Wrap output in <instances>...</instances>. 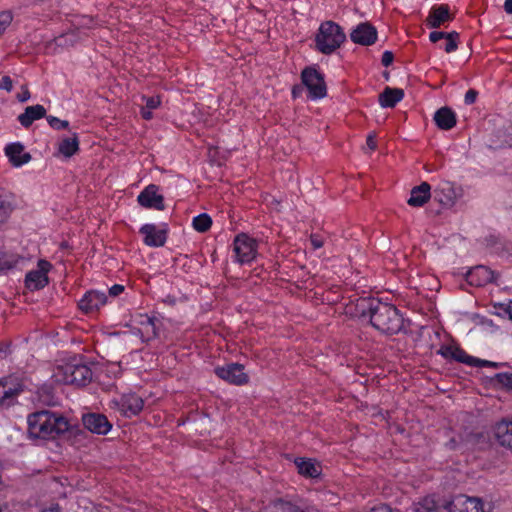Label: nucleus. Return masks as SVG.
<instances>
[{
    "label": "nucleus",
    "mask_w": 512,
    "mask_h": 512,
    "mask_svg": "<svg viewBox=\"0 0 512 512\" xmlns=\"http://www.w3.org/2000/svg\"><path fill=\"white\" fill-rule=\"evenodd\" d=\"M143 406V399L134 393L123 394L119 399L110 401V408L118 410L125 417L138 415Z\"/></svg>",
    "instance_id": "39448f33"
},
{
    "label": "nucleus",
    "mask_w": 512,
    "mask_h": 512,
    "mask_svg": "<svg viewBox=\"0 0 512 512\" xmlns=\"http://www.w3.org/2000/svg\"><path fill=\"white\" fill-rule=\"evenodd\" d=\"M310 242L314 249H319L323 246V241L318 235H311Z\"/></svg>",
    "instance_id": "09e8293b"
},
{
    "label": "nucleus",
    "mask_w": 512,
    "mask_h": 512,
    "mask_svg": "<svg viewBox=\"0 0 512 512\" xmlns=\"http://www.w3.org/2000/svg\"><path fill=\"white\" fill-rule=\"evenodd\" d=\"M496 378L503 386L512 388V374L500 373L496 375Z\"/></svg>",
    "instance_id": "ea45409f"
},
{
    "label": "nucleus",
    "mask_w": 512,
    "mask_h": 512,
    "mask_svg": "<svg viewBox=\"0 0 512 512\" xmlns=\"http://www.w3.org/2000/svg\"><path fill=\"white\" fill-rule=\"evenodd\" d=\"M143 100H145V106L148 109H156L160 106L161 100L159 96L155 97H143Z\"/></svg>",
    "instance_id": "58836bf2"
},
{
    "label": "nucleus",
    "mask_w": 512,
    "mask_h": 512,
    "mask_svg": "<svg viewBox=\"0 0 512 512\" xmlns=\"http://www.w3.org/2000/svg\"><path fill=\"white\" fill-rule=\"evenodd\" d=\"M403 97L402 89L386 87L379 95V103L382 107L393 108Z\"/></svg>",
    "instance_id": "bb28decb"
},
{
    "label": "nucleus",
    "mask_w": 512,
    "mask_h": 512,
    "mask_svg": "<svg viewBox=\"0 0 512 512\" xmlns=\"http://www.w3.org/2000/svg\"><path fill=\"white\" fill-rule=\"evenodd\" d=\"M496 279L494 271L484 265H478L466 273L467 282L476 287H482Z\"/></svg>",
    "instance_id": "4468645a"
},
{
    "label": "nucleus",
    "mask_w": 512,
    "mask_h": 512,
    "mask_svg": "<svg viewBox=\"0 0 512 512\" xmlns=\"http://www.w3.org/2000/svg\"><path fill=\"white\" fill-rule=\"evenodd\" d=\"M7 503L0 501V512H7Z\"/></svg>",
    "instance_id": "13d9d810"
},
{
    "label": "nucleus",
    "mask_w": 512,
    "mask_h": 512,
    "mask_svg": "<svg viewBox=\"0 0 512 512\" xmlns=\"http://www.w3.org/2000/svg\"><path fill=\"white\" fill-rule=\"evenodd\" d=\"M477 95H478V92L476 90L469 89L465 94V98H464L465 103L467 105L473 104L476 101Z\"/></svg>",
    "instance_id": "37998d69"
},
{
    "label": "nucleus",
    "mask_w": 512,
    "mask_h": 512,
    "mask_svg": "<svg viewBox=\"0 0 512 512\" xmlns=\"http://www.w3.org/2000/svg\"><path fill=\"white\" fill-rule=\"evenodd\" d=\"M431 187L427 182L421 183L419 186L414 187L411 190L408 204L413 207H422L431 196Z\"/></svg>",
    "instance_id": "aec40b11"
},
{
    "label": "nucleus",
    "mask_w": 512,
    "mask_h": 512,
    "mask_svg": "<svg viewBox=\"0 0 512 512\" xmlns=\"http://www.w3.org/2000/svg\"><path fill=\"white\" fill-rule=\"evenodd\" d=\"M163 302L170 306H174L177 302V299L173 296L168 295L163 299Z\"/></svg>",
    "instance_id": "5fc2aeb1"
},
{
    "label": "nucleus",
    "mask_w": 512,
    "mask_h": 512,
    "mask_svg": "<svg viewBox=\"0 0 512 512\" xmlns=\"http://www.w3.org/2000/svg\"><path fill=\"white\" fill-rule=\"evenodd\" d=\"M264 512H319L318 509L312 506H308L304 509H301L291 502L284 500H277L270 503L265 507Z\"/></svg>",
    "instance_id": "b1692460"
},
{
    "label": "nucleus",
    "mask_w": 512,
    "mask_h": 512,
    "mask_svg": "<svg viewBox=\"0 0 512 512\" xmlns=\"http://www.w3.org/2000/svg\"><path fill=\"white\" fill-rule=\"evenodd\" d=\"M92 379L91 369L80 360L74 358L73 382L72 385L81 387L90 383Z\"/></svg>",
    "instance_id": "412c9836"
},
{
    "label": "nucleus",
    "mask_w": 512,
    "mask_h": 512,
    "mask_svg": "<svg viewBox=\"0 0 512 512\" xmlns=\"http://www.w3.org/2000/svg\"><path fill=\"white\" fill-rule=\"evenodd\" d=\"M15 206V196L0 188V225L8 220Z\"/></svg>",
    "instance_id": "5701e85b"
},
{
    "label": "nucleus",
    "mask_w": 512,
    "mask_h": 512,
    "mask_svg": "<svg viewBox=\"0 0 512 512\" xmlns=\"http://www.w3.org/2000/svg\"><path fill=\"white\" fill-rule=\"evenodd\" d=\"M140 233L144 236V243L151 247H161L167 239V230L165 228H157L154 224L143 225Z\"/></svg>",
    "instance_id": "dca6fc26"
},
{
    "label": "nucleus",
    "mask_w": 512,
    "mask_h": 512,
    "mask_svg": "<svg viewBox=\"0 0 512 512\" xmlns=\"http://www.w3.org/2000/svg\"><path fill=\"white\" fill-rule=\"evenodd\" d=\"M17 99L21 103H24L30 99V92L27 86H22V92L17 95Z\"/></svg>",
    "instance_id": "49530a36"
},
{
    "label": "nucleus",
    "mask_w": 512,
    "mask_h": 512,
    "mask_svg": "<svg viewBox=\"0 0 512 512\" xmlns=\"http://www.w3.org/2000/svg\"><path fill=\"white\" fill-rule=\"evenodd\" d=\"M23 391L22 385L13 377L0 380V407L10 406L16 397Z\"/></svg>",
    "instance_id": "9d476101"
},
{
    "label": "nucleus",
    "mask_w": 512,
    "mask_h": 512,
    "mask_svg": "<svg viewBox=\"0 0 512 512\" xmlns=\"http://www.w3.org/2000/svg\"><path fill=\"white\" fill-rule=\"evenodd\" d=\"M370 512H392L390 507L387 505H379L371 509Z\"/></svg>",
    "instance_id": "603ef678"
},
{
    "label": "nucleus",
    "mask_w": 512,
    "mask_h": 512,
    "mask_svg": "<svg viewBox=\"0 0 512 512\" xmlns=\"http://www.w3.org/2000/svg\"><path fill=\"white\" fill-rule=\"evenodd\" d=\"M233 251L239 263H249L257 256V242L246 234H240L234 240Z\"/></svg>",
    "instance_id": "423d86ee"
},
{
    "label": "nucleus",
    "mask_w": 512,
    "mask_h": 512,
    "mask_svg": "<svg viewBox=\"0 0 512 512\" xmlns=\"http://www.w3.org/2000/svg\"><path fill=\"white\" fill-rule=\"evenodd\" d=\"M192 225L196 231L203 233L210 229L212 219L208 214L203 213L193 218Z\"/></svg>",
    "instance_id": "7c9ffc66"
},
{
    "label": "nucleus",
    "mask_w": 512,
    "mask_h": 512,
    "mask_svg": "<svg viewBox=\"0 0 512 512\" xmlns=\"http://www.w3.org/2000/svg\"><path fill=\"white\" fill-rule=\"evenodd\" d=\"M51 268L52 265L48 261L43 259L39 260L37 269L26 274L25 286L31 291L43 289L48 285L49 280L47 274Z\"/></svg>",
    "instance_id": "6e6552de"
},
{
    "label": "nucleus",
    "mask_w": 512,
    "mask_h": 512,
    "mask_svg": "<svg viewBox=\"0 0 512 512\" xmlns=\"http://www.w3.org/2000/svg\"><path fill=\"white\" fill-rule=\"evenodd\" d=\"M366 145L370 150H374L376 148V141L373 135H368Z\"/></svg>",
    "instance_id": "8fccbe9b"
},
{
    "label": "nucleus",
    "mask_w": 512,
    "mask_h": 512,
    "mask_svg": "<svg viewBox=\"0 0 512 512\" xmlns=\"http://www.w3.org/2000/svg\"><path fill=\"white\" fill-rule=\"evenodd\" d=\"M13 88V82L12 79L9 76H3L0 79V90H6L7 92H10Z\"/></svg>",
    "instance_id": "79ce46f5"
},
{
    "label": "nucleus",
    "mask_w": 512,
    "mask_h": 512,
    "mask_svg": "<svg viewBox=\"0 0 512 512\" xmlns=\"http://www.w3.org/2000/svg\"><path fill=\"white\" fill-rule=\"evenodd\" d=\"M436 125L442 130H450L456 125V115L448 107H442L434 114Z\"/></svg>",
    "instance_id": "393cba45"
},
{
    "label": "nucleus",
    "mask_w": 512,
    "mask_h": 512,
    "mask_svg": "<svg viewBox=\"0 0 512 512\" xmlns=\"http://www.w3.org/2000/svg\"><path fill=\"white\" fill-rule=\"evenodd\" d=\"M139 204L145 208L164 210V198L158 193V186L148 185L137 198Z\"/></svg>",
    "instance_id": "ddd939ff"
},
{
    "label": "nucleus",
    "mask_w": 512,
    "mask_h": 512,
    "mask_svg": "<svg viewBox=\"0 0 512 512\" xmlns=\"http://www.w3.org/2000/svg\"><path fill=\"white\" fill-rule=\"evenodd\" d=\"M47 121H48L49 125L56 130L67 129L69 127L68 121L61 120L55 116H48Z\"/></svg>",
    "instance_id": "4c0bfd02"
},
{
    "label": "nucleus",
    "mask_w": 512,
    "mask_h": 512,
    "mask_svg": "<svg viewBox=\"0 0 512 512\" xmlns=\"http://www.w3.org/2000/svg\"><path fill=\"white\" fill-rule=\"evenodd\" d=\"M454 352L455 353H453V356L451 359H454L461 363L476 364L478 366H496L497 365L496 363L489 362L486 360L474 359L473 357L467 355L466 352L459 347H456Z\"/></svg>",
    "instance_id": "c85d7f7f"
},
{
    "label": "nucleus",
    "mask_w": 512,
    "mask_h": 512,
    "mask_svg": "<svg viewBox=\"0 0 512 512\" xmlns=\"http://www.w3.org/2000/svg\"><path fill=\"white\" fill-rule=\"evenodd\" d=\"M41 512H61L58 504H52L50 507L43 509Z\"/></svg>",
    "instance_id": "864d4df0"
},
{
    "label": "nucleus",
    "mask_w": 512,
    "mask_h": 512,
    "mask_svg": "<svg viewBox=\"0 0 512 512\" xmlns=\"http://www.w3.org/2000/svg\"><path fill=\"white\" fill-rule=\"evenodd\" d=\"M141 116L146 119V120H150L153 115H152V110L151 109H148L146 107H142L141 108Z\"/></svg>",
    "instance_id": "3c124183"
},
{
    "label": "nucleus",
    "mask_w": 512,
    "mask_h": 512,
    "mask_svg": "<svg viewBox=\"0 0 512 512\" xmlns=\"http://www.w3.org/2000/svg\"><path fill=\"white\" fill-rule=\"evenodd\" d=\"M74 359L57 365L52 374L55 382L60 384L72 385L73 382Z\"/></svg>",
    "instance_id": "4be33fe9"
},
{
    "label": "nucleus",
    "mask_w": 512,
    "mask_h": 512,
    "mask_svg": "<svg viewBox=\"0 0 512 512\" xmlns=\"http://www.w3.org/2000/svg\"><path fill=\"white\" fill-rule=\"evenodd\" d=\"M448 512H490V505H485L481 498L456 495L446 506Z\"/></svg>",
    "instance_id": "20e7f679"
},
{
    "label": "nucleus",
    "mask_w": 512,
    "mask_h": 512,
    "mask_svg": "<svg viewBox=\"0 0 512 512\" xmlns=\"http://www.w3.org/2000/svg\"><path fill=\"white\" fill-rule=\"evenodd\" d=\"M458 38H459V34L457 32H455V31L447 33V35L445 37L446 44H445V47H444V50L447 53H452V52L457 50V48H458V43H457Z\"/></svg>",
    "instance_id": "c9c22d12"
},
{
    "label": "nucleus",
    "mask_w": 512,
    "mask_h": 512,
    "mask_svg": "<svg viewBox=\"0 0 512 512\" xmlns=\"http://www.w3.org/2000/svg\"><path fill=\"white\" fill-rule=\"evenodd\" d=\"M301 79L312 99H320L326 96L324 78L316 69L305 68L301 73Z\"/></svg>",
    "instance_id": "0eeeda50"
},
{
    "label": "nucleus",
    "mask_w": 512,
    "mask_h": 512,
    "mask_svg": "<svg viewBox=\"0 0 512 512\" xmlns=\"http://www.w3.org/2000/svg\"><path fill=\"white\" fill-rule=\"evenodd\" d=\"M13 19L10 11L0 12V36L6 31Z\"/></svg>",
    "instance_id": "e433bc0d"
},
{
    "label": "nucleus",
    "mask_w": 512,
    "mask_h": 512,
    "mask_svg": "<svg viewBox=\"0 0 512 512\" xmlns=\"http://www.w3.org/2000/svg\"><path fill=\"white\" fill-rule=\"evenodd\" d=\"M504 9L506 13L512 14V0H505Z\"/></svg>",
    "instance_id": "6e6d98bb"
},
{
    "label": "nucleus",
    "mask_w": 512,
    "mask_h": 512,
    "mask_svg": "<svg viewBox=\"0 0 512 512\" xmlns=\"http://www.w3.org/2000/svg\"><path fill=\"white\" fill-rule=\"evenodd\" d=\"M350 38L356 44L370 46L377 40V30L370 23H360L352 30Z\"/></svg>",
    "instance_id": "f8f14e48"
},
{
    "label": "nucleus",
    "mask_w": 512,
    "mask_h": 512,
    "mask_svg": "<svg viewBox=\"0 0 512 512\" xmlns=\"http://www.w3.org/2000/svg\"><path fill=\"white\" fill-rule=\"evenodd\" d=\"M295 465L298 469V472L301 475L308 476V477H317L320 474V467L316 465L312 460L310 459H296Z\"/></svg>",
    "instance_id": "cd10ccee"
},
{
    "label": "nucleus",
    "mask_w": 512,
    "mask_h": 512,
    "mask_svg": "<svg viewBox=\"0 0 512 512\" xmlns=\"http://www.w3.org/2000/svg\"><path fill=\"white\" fill-rule=\"evenodd\" d=\"M415 512H439V507L432 498H425L417 504Z\"/></svg>",
    "instance_id": "473e14b6"
},
{
    "label": "nucleus",
    "mask_w": 512,
    "mask_h": 512,
    "mask_svg": "<svg viewBox=\"0 0 512 512\" xmlns=\"http://www.w3.org/2000/svg\"><path fill=\"white\" fill-rule=\"evenodd\" d=\"M107 301L108 297L104 292L90 290L79 300L78 306L82 312L88 314L98 311Z\"/></svg>",
    "instance_id": "9b49d317"
},
{
    "label": "nucleus",
    "mask_w": 512,
    "mask_h": 512,
    "mask_svg": "<svg viewBox=\"0 0 512 512\" xmlns=\"http://www.w3.org/2000/svg\"><path fill=\"white\" fill-rule=\"evenodd\" d=\"M510 146H512V143L510 144Z\"/></svg>",
    "instance_id": "052dcab7"
},
{
    "label": "nucleus",
    "mask_w": 512,
    "mask_h": 512,
    "mask_svg": "<svg viewBox=\"0 0 512 512\" xmlns=\"http://www.w3.org/2000/svg\"><path fill=\"white\" fill-rule=\"evenodd\" d=\"M446 35H447V33H445V32L433 31L429 35V40L432 43H436V42H438L441 39H445Z\"/></svg>",
    "instance_id": "a18cd8bd"
},
{
    "label": "nucleus",
    "mask_w": 512,
    "mask_h": 512,
    "mask_svg": "<svg viewBox=\"0 0 512 512\" xmlns=\"http://www.w3.org/2000/svg\"><path fill=\"white\" fill-rule=\"evenodd\" d=\"M79 40L78 35L74 31L67 32L58 36L55 41L58 46H73Z\"/></svg>",
    "instance_id": "2f4dec72"
},
{
    "label": "nucleus",
    "mask_w": 512,
    "mask_h": 512,
    "mask_svg": "<svg viewBox=\"0 0 512 512\" xmlns=\"http://www.w3.org/2000/svg\"><path fill=\"white\" fill-rule=\"evenodd\" d=\"M456 347L457 346L445 345L439 349L438 353L441 354L444 358L451 359L453 353H455L454 350L456 349Z\"/></svg>",
    "instance_id": "a19ab883"
},
{
    "label": "nucleus",
    "mask_w": 512,
    "mask_h": 512,
    "mask_svg": "<svg viewBox=\"0 0 512 512\" xmlns=\"http://www.w3.org/2000/svg\"><path fill=\"white\" fill-rule=\"evenodd\" d=\"M215 374L234 385H243L248 382V375L244 372V367L238 363L227 364L223 367L215 368Z\"/></svg>",
    "instance_id": "1a4fd4ad"
},
{
    "label": "nucleus",
    "mask_w": 512,
    "mask_h": 512,
    "mask_svg": "<svg viewBox=\"0 0 512 512\" xmlns=\"http://www.w3.org/2000/svg\"><path fill=\"white\" fill-rule=\"evenodd\" d=\"M505 312L509 315L510 320H512V301L507 304Z\"/></svg>",
    "instance_id": "4d7b16f0"
},
{
    "label": "nucleus",
    "mask_w": 512,
    "mask_h": 512,
    "mask_svg": "<svg viewBox=\"0 0 512 512\" xmlns=\"http://www.w3.org/2000/svg\"><path fill=\"white\" fill-rule=\"evenodd\" d=\"M450 20H452V16L450 14L449 6L446 4H441L431 8L426 19V24L430 28H438Z\"/></svg>",
    "instance_id": "a211bd4d"
},
{
    "label": "nucleus",
    "mask_w": 512,
    "mask_h": 512,
    "mask_svg": "<svg viewBox=\"0 0 512 512\" xmlns=\"http://www.w3.org/2000/svg\"><path fill=\"white\" fill-rule=\"evenodd\" d=\"M84 427L92 433L105 435L107 434L112 425L108 421L107 417L103 414L90 413L86 414L82 418Z\"/></svg>",
    "instance_id": "2eb2a0df"
},
{
    "label": "nucleus",
    "mask_w": 512,
    "mask_h": 512,
    "mask_svg": "<svg viewBox=\"0 0 512 512\" xmlns=\"http://www.w3.org/2000/svg\"><path fill=\"white\" fill-rule=\"evenodd\" d=\"M68 422L62 416L47 410L38 411L28 416V431L34 438L55 437L68 430Z\"/></svg>",
    "instance_id": "f03ea898"
},
{
    "label": "nucleus",
    "mask_w": 512,
    "mask_h": 512,
    "mask_svg": "<svg viewBox=\"0 0 512 512\" xmlns=\"http://www.w3.org/2000/svg\"><path fill=\"white\" fill-rule=\"evenodd\" d=\"M393 59H394L393 53L391 51H385L382 54V59H381L382 65L385 67L390 66L393 62Z\"/></svg>",
    "instance_id": "c03bdc74"
},
{
    "label": "nucleus",
    "mask_w": 512,
    "mask_h": 512,
    "mask_svg": "<svg viewBox=\"0 0 512 512\" xmlns=\"http://www.w3.org/2000/svg\"><path fill=\"white\" fill-rule=\"evenodd\" d=\"M357 306L361 315L368 316L372 326L381 333L392 335L402 330L404 320L394 305L378 299H362Z\"/></svg>",
    "instance_id": "f257e3e1"
},
{
    "label": "nucleus",
    "mask_w": 512,
    "mask_h": 512,
    "mask_svg": "<svg viewBox=\"0 0 512 512\" xmlns=\"http://www.w3.org/2000/svg\"><path fill=\"white\" fill-rule=\"evenodd\" d=\"M5 154L15 167H20L31 160V155L24 151L21 143H12L6 146Z\"/></svg>",
    "instance_id": "6ab92c4d"
},
{
    "label": "nucleus",
    "mask_w": 512,
    "mask_h": 512,
    "mask_svg": "<svg viewBox=\"0 0 512 512\" xmlns=\"http://www.w3.org/2000/svg\"><path fill=\"white\" fill-rule=\"evenodd\" d=\"M441 191L444 193V196H440L439 201L444 205H452L456 199V193L453 187L447 183Z\"/></svg>",
    "instance_id": "72a5a7b5"
},
{
    "label": "nucleus",
    "mask_w": 512,
    "mask_h": 512,
    "mask_svg": "<svg viewBox=\"0 0 512 512\" xmlns=\"http://www.w3.org/2000/svg\"><path fill=\"white\" fill-rule=\"evenodd\" d=\"M292 94H293V96H294V97H297V96H298V90H297V88H294V89L292 90Z\"/></svg>",
    "instance_id": "bf43d9fd"
},
{
    "label": "nucleus",
    "mask_w": 512,
    "mask_h": 512,
    "mask_svg": "<svg viewBox=\"0 0 512 512\" xmlns=\"http://www.w3.org/2000/svg\"><path fill=\"white\" fill-rule=\"evenodd\" d=\"M125 287L123 285H120V284H115L113 285L110 289H109V295L111 297H117L119 296L121 293H123Z\"/></svg>",
    "instance_id": "de8ad7c7"
},
{
    "label": "nucleus",
    "mask_w": 512,
    "mask_h": 512,
    "mask_svg": "<svg viewBox=\"0 0 512 512\" xmlns=\"http://www.w3.org/2000/svg\"><path fill=\"white\" fill-rule=\"evenodd\" d=\"M342 28L333 21L323 22L315 37L316 47L323 54H331L345 41Z\"/></svg>",
    "instance_id": "7ed1b4c3"
},
{
    "label": "nucleus",
    "mask_w": 512,
    "mask_h": 512,
    "mask_svg": "<svg viewBox=\"0 0 512 512\" xmlns=\"http://www.w3.org/2000/svg\"><path fill=\"white\" fill-rule=\"evenodd\" d=\"M79 149L78 138L74 135L73 137H67L60 141L58 151L65 157H71Z\"/></svg>",
    "instance_id": "c756f323"
},
{
    "label": "nucleus",
    "mask_w": 512,
    "mask_h": 512,
    "mask_svg": "<svg viewBox=\"0 0 512 512\" xmlns=\"http://www.w3.org/2000/svg\"><path fill=\"white\" fill-rule=\"evenodd\" d=\"M139 324V331L141 333L143 340L149 341L153 338H156L159 335L161 321L158 318L150 317L148 315H141Z\"/></svg>",
    "instance_id": "f3484780"
},
{
    "label": "nucleus",
    "mask_w": 512,
    "mask_h": 512,
    "mask_svg": "<svg viewBox=\"0 0 512 512\" xmlns=\"http://www.w3.org/2000/svg\"><path fill=\"white\" fill-rule=\"evenodd\" d=\"M46 110L42 105H33L25 108L24 113L18 116V121L24 127H29L35 120L45 116Z\"/></svg>",
    "instance_id": "a878e982"
},
{
    "label": "nucleus",
    "mask_w": 512,
    "mask_h": 512,
    "mask_svg": "<svg viewBox=\"0 0 512 512\" xmlns=\"http://www.w3.org/2000/svg\"><path fill=\"white\" fill-rule=\"evenodd\" d=\"M33 3L50 12L58 11L61 6V0H33Z\"/></svg>",
    "instance_id": "f704fd0d"
}]
</instances>
